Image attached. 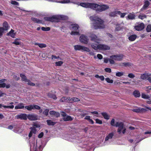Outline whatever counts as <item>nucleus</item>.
Listing matches in <instances>:
<instances>
[{
	"label": "nucleus",
	"instance_id": "11",
	"mask_svg": "<svg viewBox=\"0 0 151 151\" xmlns=\"http://www.w3.org/2000/svg\"><path fill=\"white\" fill-rule=\"evenodd\" d=\"M6 79H4L0 80V87L4 88L6 87L7 88H9L10 87L9 84H6L4 83V82L6 81Z\"/></svg>",
	"mask_w": 151,
	"mask_h": 151
},
{
	"label": "nucleus",
	"instance_id": "26",
	"mask_svg": "<svg viewBox=\"0 0 151 151\" xmlns=\"http://www.w3.org/2000/svg\"><path fill=\"white\" fill-rule=\"evenodd\" d=\"M137 37V36L135 35H133L130 36L128 37L129 40L131 41H134Z\"/></svg>",
	"mask_w": 151,
	"mask_h": 151
},
{
	"label": "nucleus",
	"instance_id": "43",
	"mask_svg": "<svg viewBox=\"0 0 151 151\" xmlns=\"http://www.w3.org/2000/svg\"><path fill=\"white\" fill-rule=\"evenodd\" d=\"M142 98L145 99H148L150 98V96H149L146 95L144 93L142 94Z\"/></svg>",
	"mask_w": 151,
	"mask_h": 151
},
{
	"label": "nucleus",
	"instance_id": "4",
	"mask_svg": "<svg viewBox=\"0 0 151 151\" xmlns=\"http://www.w3.org/2000/svg\"><path fill=\"white\" fill-rule=\"evenodd\" d=\"M65 19V17L63 15H56L52 17H46L45 19L51 22H58L60 20L64 19Z\"/></svg>",
	"mask_w": 151,
	"mask_h": 151
},
{
	"label": "nucleus",
	"instance_id": "33",
	"mask_svg": "<svg viewBox=\"0 0 151 151\" xmlns=\"http://www.w3.org/2000/svg\"><path fill=\"white\" fill-rule=\"evenodd\" d=\"M25 108L29 111H31L33 109V105H30L28 106H25Z\"/></svg>",
	"mask_w": 151,
	"mask_h": 151
},
{
	"label": "nucleus",
	"instance_id": "64",
	"mask_svg": "<svg viewBox=\"0 0 151 151\" xmlns=\"http://www.w3.org/2000/svg\"><path fill=\"white\" fill-rule=\"evenodd\" d=\"M2 96L5 97L6 94L2 93L1 91H0V98H1V97Z\"/></svg>",
	"mask_w": 151,
	"mask_h": 151
},
{
	"label": "nucleus",
	"instance_id": "2",
	"mask_svg": "<svg viewBox=\"0 0 151 151\" xmlns=\"http://www.w3.org/2000/svg\"><path fill=\"white\" fill-rule=\"evenodd\" d=\"M90 19L93 22L91 24L92 28L95 29H104L105 27L104 22L96 16H93L90 17Z\"/></svg>",
	"mask_w": 151,
	"mask_h": 151
},
{
	"label": "nucleus",
	"instance_id": "38",
	"mask_svg": "<svg viewBox=\"0 0 151 151\" xmlns=\"http://www.w3.org/2000/svg\"><path fill=\"white\" fill-rule=\"evenodd\" d=\"M124 73L123 72H118L116 73V76L121 77L124 75Z\"/></svg>",
	"mask_w": 151,
	"mask_h": 151
},
{
	"label": "nucleus",
	"instance_id": "56",
	"mask_svg": "<svg viewBox=\"0 0 151 151\" xmlns=\"http://www.w3.org/2000/svg\"><path fill=\"white\" fill-rule=\"evenodd\" d=\"M141 109H140L138 108L137 109H134L132 110V111H133L136 112H140L141 111Z\"/></svg>",
	"mask_w": 151,
	"mask_h": 151
},
{
	"label": "nucleus",
	"instance_id": "10",
	"mask_svg": "<svg viewBox=\"0 0 151 151\" xmlns=\"http://www.w3.org/2000/svg\"><path fill=\"white\" fill-rule=\"evenodd\" d=\"M20 76L22 80L26 82L28 85L32 86H34L35 85V84L34 83L31 82L29 80L27 79L26 76L23 74H21Z\"/></svg>",
	"mask_w": 151,
	"mask_h": 151
},
{
	"label": "nucleus",
	"instance_id": "18",
	"mask_svg": "<svg viewBox=\"0 0 151 151\" xmlns=\"http://www.w3.org/2000/svg\"><path fill=\"white\" fill-rule=\"evenodd\" d=\"M17 119L26 120L27 118V115L26 114H21L17 116Z\"/></svg>",
	"mask_w": 151,
	"mask_h": 151
},
{
	"label": "nucleus",
	"instance_id": "12",
	"mask_svg": "<svg viewBox=\"0 0 151 151\" xmlns=\"http://www.w3.org/2000/svg\"><path fill=\"white\" fill-rule=\"evenodd\" d=\"M61 115L63 117V120L65 121H71L73 119V118L66 114L64 112H61Z\"/></svg>",
	"mask_w": 151,
	"mask_h": 151
},
{
	"label": "nucleus",
	"instance_id": "58",
	"mask_svg": "<svg viewBox=\"0 0 151 151\" xmlns=\"http://www.w3.org/2000/svg\"><path fill=\"white\" fill-rule=\"evenodd\" d=\"M128 76L130 78H133L134 77V75L132 73H129L128 75Z\"/></svg>",
	"mask_w": 151,
	"mask_h": 151
},
{
	"label": "nucleus",
	"instance_id": "6",
	"mask_svg": "<svg viewBox=\"0 0 151 151\" xmlns=\"http://www.w3.org/2000/svg\"><path fill=\"white\" fill-rule=\"evenodd\" d=\"M69 27L71 30L70 33L71 35H79V31L78 30L79 27L78 25L76 24H72L70 25Z\"/></svg>",
	"mask_w": 151,
	"mask_h": 151
},
{
	"label": "nucleus",
	"instance_id": "14",
	"mask_svg": "<svg viewBox=\"0 0 151 151\" xmlns=\"http://www.w3.org/2000/svg\"><path fill=\"white\" fill-rule=\"evenodd\" d=\"M145 25L143 23H140L135 26L134 28L137 31H140L144 29Z\"/></svg>",
	"mask_w": 151,
	"mask_h": 151
},
{
	"label": "nucleus",
	"instance_id": "8",
	"mask_svg": "<svg viewBox=\"0 0 151 151\" xmlns=\"http://www.w3.org/2000/svg\"><path fill=\"white\" fill-rule=\"evenodd\" d=\"M117 127H118L117 132L119 134H121L122 133L124 134L125 133L126 128L123 122H120Z\"/></svg>",
	"mask_w": 151,
	"mask_h": 151
},
{
	"label": "nucleus",
	"instance_id": "37",
	"mask_svg": "<svg viewBox=\"0 0 151 151\" xmlns=\"http://www.w3.org/2000/svg\"><path fill=\"white\" fill-rule=\"evenodd\" d=\"M47 124L49 125H53L55 124V122H52L51 120H48L47 121Z\"/></svg>",
	"mask_w": 151,
	"mask_h": 151
},
{
	"label": "nucleus",
	"instance_id": "62",
	"mask_svg": "<svg viewBox=\"0 0 151 151\" xmlns=\"http://www.w3.org/2000/svg\"><path fill=\"white\" fill-rule=\"evenodd\" d=\"M44 135V133L43 132H41L38 135V137L39 138H41Z\"/></svg>",
	"mask_w": 151,
	"mask_h": 151
},
{
	"label": "nucleus",
	"instance_id": "36",
	"mask_svg": "<svg viewBox=\"0 0 151 151\" xmlns=\"http://www.w3.org/2000/svg\"><path fill=\"white\" fill-rule=\"evenodd\" d=\"M48 96L50 98H52L54 99L55 100L57 99V97L55 95L52 94L51 93H49L48 94Z\"/></svg>",
	"mask_w": 151,
	"mask_h": 151
},
{
	"label": "nucleus",
	"instance_id": "27",
	"mask_svg": "<svg viewBox=\"0 0 151 151\" xmlns=\"http://www.w3.org/2000/svg\"><path fill=\"white\" fill-rule=\"evenodd\" d=\"M120 65L122 66H128L130 67L133 65L130 63H121Z\"/></svg>",
	"mask_w": 151,
	"mask_h": 151
},
{
	"label": "nucleus",
	"instance_id": "59",
	"mask_svg": "<svg viewBox=\"0 0 151 151\" xmlns=\"http://www.w3.org/2000/svg\"><path fill=\"white\" fill-rule=\"evenodd\" d=\"M127 13H121L120 16L121 17L123 18L124 17L125 15Z\"/></svg>",
	"mask_w": 151,
	"mask_h": 151
},
{
	"label": "nucleus",
	"instance_id": "32",
	"mask_svg": "<svg viewBox=\"0 0 151 151\" xmlns=\"http://www.w3.org/2000/svg\"><path fill=\"white\" fill-rule=\"evenodd\" d=\"M50 114L52 115H54L58 117L59 116V114L58 113H56L53 111H50L49 112Z\"/></svg>",
	"mask_w": 151,
	"mask_h": 151
},
{
	"label": "nucleus",
	"instance_id": "54",
	"mask_svg": "<svg viewBox=\"0 0 151 151\" xmlns=\"http://www.w3.org/2000/svg\"><path fill=\"white\" fill-rule=\"evenodd\" d=\"M96 123L99 124H101L102 123V121L99 119H96L95 120Z\"/></svg>",
	"mask_w": 151,
	"mask_h": 151
},
{
	"label": "nucleus",
	"instance_id": "15",
	"mask_svg": "<svg viewBox=\"0 0 151 151\" xmlns=\"http://www.w3.org/2000/svg\"><path fill=\"white\" fill-rule=\"evenodd\" d=\"M151 77V74L145 73L142 74L141 75V79L145 80L147 79L148 80V78H150Z\"/></svg>",
	"mask_w": 151,
	"mask_h": 151
},
{
	"label": "nucleus",
	"instance_id": "46",
	"mask_svg": "<svg viewBox=\"0 0 151 151\" xmlns=\"http://www.w3.org/2000/svg\"><path fill=\"white\" fill-rule=\"evenodd\" d=\"M41 29L44 31H48L50 30V28L49 27H42L41 28Z\"/></svg>",
	"mask_w": 151,
	"mask_h": 151
},
{
	"label": "nucleus",
	"instance_id": "16",
	"mask_svg": "<svg viewBox=\"0 0 151 151\" xmlns=\"http://www.w3.org/2000/svg\"><path fill=\"white\" fill-rule=\"evenodd\" d=\"M90 37L91 40L94 41L97 43H99L100 40V39L94 35H91Z\"/></svg>",
	"mask_w": 151,
	"mask_h": 151
},
{
	"label": "nucleus",
	"instance_id": "13",
	"mask_svg": "<svg viewBox=\"0 0 151 151\" xmlns=\"http://www.w3.org/2000/svg\"><path fill=\"white\" fill-rule=\"evenodd\" d=\"M27 118L31 120L35 121L38 119L37 115L35 114H29L27 115Z\"/></svg>",
	"mask_w": 151,
	"mask_h": 151
},
{
	"label": "nucleus",
	"instance_id": "47",
	"mask_svg": "<svg viewBox=\"0 0 151 151\" xmlns=\"http://www.w3.org/2000/svg\"><path fill=\"white\" fill-rule=\"evenodd\" d=\"M151 90V86H149L146 87L145 91L148 93L150 92Z\"/></svg>",
	"mask_w": 151,
	"mask_h": 151
},
{
	"label": "nucleus",
	"instance_id": "39",
	"mask_svg": "<svg viewBox=\"0 0 151 151\" xmlns=\"http://www.w3.org/2000/svg\"><path fill=\"white\" fill-rule=\"evenodd\" d=\"M147 16L145 15V14H142L140 15H139L138 16V18L141 19H145L146 18Z\"/></svg>",
	"mask_w": 151,
	"mask_h": 151
},
{
	"label": "nucleus",
	"instance_id": "41",
	"mask_svg": "<svg viewBox=\"0 0 151 151\" xmlns=\"http://www.w3.org/2000/svg\"><path fill=\"white\" fill-rule=\"evenodd\" d=\"M32 20L34 21L35 22H37V23H41V21L39 20L37 18H31Z\"/></svg>",
	"mask_w": 151,
	"mask_h": 151
},
{
	"label": "nucleus",
	"instance_id": "52",
	"mask_svg": "<svg viewBox=\"0 0 151 151\" xmlns=\"http://www.w3.org/2000/svg\"><path fill=\"white\" fill-rule=\"evenodd\" d=\"M63 63L62 61H59L55 63L56 65L57 66H60Z\"/></svg>",
	"mask_w": 151,
	"mask_h": 151
},
{
	"label": "nucleus",
	"instance_id": "31",
	"mask_svg": "<svg viewBox=\"0 0 151 151\" xmlns=\"http://www.w3.org/2000/svg\"><path fill=\"white\" fill-rule=\"evenodd\" d=\"M115 30L117 31L120 30L122 29V27L120 25L118 24H115Z\"/></svg>",
	"mask_w": 151,
	"mask_h": 151
},
{
	"label": "nucleus",
	"instance_id": "7",
	"mask_svg": "<svg viewBox=\"0 0 151 151\" xmlns=\"http://www.w3.org/2000/svg\"><path fill=\"white\" fill-rule=\"evenodd\" d=\"M74 48L76 50H80L83 52L90 51V49L88 47L80 45H75Z\"/></svg>",
	"mask_w": 151,
	"mask_h": 151
},
{
	"label": "nucleus",
	"instance_id": "25",
	"mask_svg": "<svg viewBox=\"0 0 151 151\" xmlns=\"http://www.w3.org/2000/svg\"><path fill=\"white\" fill-rule=\"evenodd\" d=\"M114 135L113 133H111L109 134L106 137L105 141H106L109 140V139H111Z\"/></svg>",
	"mask_w": 151,
	"mask_h": 151
},
{
	"label": "nucleus",
	"instance_id": "29",
	"mask_svg": "<svg viewBox=\"0 0 151 151\" xmlns=\"http://www.w3.org/2000/svg\"><path fill=\"white\" fill-rule=\"evenodd\" d=\"M14 104L13 102H11L9 104H10L11 105H8V106H4V107L5 108H10L11 109H13L14 106L13 105V104Z\"/></svg>",
	"mask_w": 151,
	"mask_h": 151
},
{
	"label": "nucleus",
	"instance_id": "53",
	"mask_svg": "<svg viewBox=\"0 0 151 151\" xmlns=\"http://www.w3.org/2000/svg\"><path fill=\"white\" fill-rule=\"evenodd\" d=\"M4 31L2 27H0V37L2 35Z\"/></svg>",
	"mask_w": 151,
	"mask_h": 151
},
{
	"label": "nucleus",
	"instance_id": "63",
	"mask_svg": "<svg viewBox=\"0 0 151 151\" xmlns=\"http://www.w3.org/2000/svg\"><path fill=\"white\" fill-rule=\"evenodd\" d=\"M97 57L99 59H101L103 58L102 55L100 54H98L97 55Z\"/></svg>",
	"mask_w": 151,
	"mask_h": 151
},
{
	"label": "nucleus",
	"instance_id": "57",
	"mask_svg": "<svg viewBox=\"0 0 151 151\" xmlns=\"http://www.w3.org/2000/svg\"><path fill=\"white\" fill-rule=\"evenodd\" d=\"M106 72L109 73H110L111 71V70L110 68H106L105 69Z\"/></svg>",
	"mask_w": 151,
	"mask_h": 151
},
{
	"label": "nucleus",
	"instance_id": "5",
	"mask_svg": "<svg viewBox=\"0 0 151 151\" xmlns=\"http://www.w3.org/2000/svg\"><path fill=\"white\" fill-rule=\"evenodd\" d=\"M123 55L121 54L113 55L110 56L109 58V61L110 64H114V61H121L123 59Z\"/></svg>",
	"mask_w": 151,
	"mask_h": 151
},
{
	"label": "nucleus",
	"instance_id": "9",
	"mask_svg": "<svg viewBox=\"0 0 151 151\" xmlns=\"http://www.w3.org/2000/svg\"><path fill=\"white\" fill-rule=\"evenodd\" d=\"M79 40L83 44H88L89 40L87 36L83 34H82L79 37Z\"/></svg>",
	"mask_w": 151,
	"mask_h": 151
},
{
	"label": "nucleus",
	"instance_id": "51",
	"mask_svg": "<svg viewBox=\"0 0 151 151\" xmlns=\"http://www.w3.org/2000/svg\"><path fill=\"white\" fill-rule=\"evenodd\" d=\"M38 46L40 48H44L46 47V45L44 44L39 43V44H38Z\"/></svg>",
	"mask_w": 151,
	"mask_h": 151
},
{
	"label": "nucleus",
	"instance_id": "19",
	"mask_svg": "<svg viewBox=\"0 0 151 151\" xmlns=\"http://www.w3.org/2000/svg\"><path fill=\"white\" fill-rule=\"evenodd\" d=\"M24 104V103H20L15 107V109H22L25 108Z\"/></svg>",
	"mask_w": 151,
	"mask_h": 151
},
{
	"label": "nucleus",
	"instance_id": "20",
	"mask_svg": "<svg viewBox=\"0 0 151 151\" xmlns=\"http://www.w3.org/2000/svg\"><path fill=\"white\" fill-rule=\"evenodd\" d=\"M135 17V15L133 12L129 13L128 16L126 17L127 19H134Z\"/></svg>",
	"mask_w": 151,
	"mask_h": 151
},
{
	"label": "nucleus",
	"instance_id": "3",
	"mask_svg": "<svg viewBox=\"0 0 151 151\" xmlns=\"http://www.w3.org/2000/svg\"><path fill=\"white\" fill-rule=\"evenodd\" d=\"M91 47L96 50H109L110 47L108 45L103 44L97 45L95 43H92L91 44Z\"/></svg>",
	"mask_w": 151,
	"mask_h": 151
},
{
	"label": "nucleus",
	"instance_id": "45",
	"mask_svg": "<svg viewBox=\"0 0 151 151\" xmlns=\"http://www.w3.org/2000/svg\"><path fill=\"white\" fill-rule=\"evenodd\" d=\"M33 127L35 128H39L40 127V125L39 124L37 123H34L33 126Z\"/></svg>",
	"mask_w": 151,
	"mask_h": 151
},
{
	"label": "nucleus",
	"instance_id": "24",
	"mask_svg": "<svg viewBox=\"0 0 151 151\" xmlns=\"http://www.w3.org/2000/svg\"><path fill=\"white\" fill-rule=\"evenodd\" d=\"M14 30L12 29L11 30L7 33V35L14 38L15 35L16 33H14Z\"/></svg>",
	"mask_w": 151,
	"mask_h": 151
},
{
	"label": "nucleus",
	"instance_id": "44",
	"mask_svg": "<svg viewBox=\"0 0 151 151\" xmlns=\"http://www.w3.org/2000/svg\"><path fill=\"white\" fill-rule=\"evenodd\" d=\"M147 31L150 32L151 31V25L149 24L147 25L146 28Z\"/></svg>",
	"mask_w": 151,
	"mask_h": 151
},
{
	"label": "nucleus",
	"instance_id": "28",
	"mask_svg": "<svg viewBox=\"0 0 151 151\" xmlns=\"http://www.w3.org/2000/svg\"><path fill=\"white\" fill-rule=\"evenodd\" d=\"M80 99L78 98L75 97H74L70 99L69 101V103H72L73 102H76L79 101Z\"/></svg>",
	"mask_w": 151,
	"mask_h": 151
},
{
	"label": "nucleus",
	"instance_id": "55",
	"mask_svg": "<svg viewBox=\"0 0 151 151\" xmlns=\"http://www.w3.org/2000/svg\"><path fill=\"white\" fill-rule=\"evenodd\" d=\"M91 113L92 114H95V116L97 117H99V114L98 112L96 111H94L91 112Z\"/></svg>",
	"mask_w": 151,
	"mask_h": 151
},
{
	"label": "nucleus",
	"instance_id": "61",
	"mask_svg": "<svg viewBox=\"0 0 151 151\" xmlns=\"http://www.w3.org/2000/svg\"><path fill=\"white\" fill-rule=\"evenodd\" d=\"M121 12L120 11H117L114 12V13L115 14L116 16H117L118 15H120Z\"/></svg>",
	"mask_w": 151,
	"mask_h": 151
},
{
	"label": "nucleus",
	"instance_id": "40",
	"mask_svg": "<svg viewBox=\"0 0 151 151\" xmlns=\"http://www.w3.org/2000/svg\"><path fill=\"white\" fill-rule=\"evenodd\" d=\"M18 39H17L14 40V41L12 42V43L13 44H14L16 45H18L21 44V42L19 41L18 40Z\"/></svg>",
	"mask_w": 151,
	"mask_h": 151
},
{
	"label": "nucleus",
	"instance_id": "42",
	"mask_svg": "<svg viewBox=\"0 0 151 151\" xmlns=\"http://www.w3.org/2000/svg\"><path fill=\"white\" fill-rule=\"evenodd\" d=\"M105 79L106 82L108 83H113V80H112L110 79L109 78H106Z\"/></svg>",
	"mask_w": 151,
	"mask_h": 151
},
{
	"label": "nucleus",
	"instance_id": "48",
	"mask_svg": "<svg viewBox=\"0 0 151 151\" xmlns=\"http://www.w3.org/2000/svg\"><path fill=\"white\" fill-rule=\"evenodd\" d=\"M31 132L32 133L34 134H35L36 132V128H35L34 127H32L31 128Z\"/></svg>",
	"mask_w": 151,
	"mask_h": 151
},
{
	"label": "nucleus",
	"instance_id": "60",
	"mask_svg": "<svg viewBox=\"0 0 151 151\" xmlns=\"http://www.w3.org/2000/svg\"><path fill=\"white\" fill-rule=\"evenodd\" d=\"M13 78L15 80L18 81L19 79V77H17L16 75H14L13 76Z\"/></svg>",
	"mask_w": 151,
	"mask_h": 151
},
{
	"label": "nucleus",
	"instance_id": "21",
	"mask_svg": "<svg viewBox=\"0 0 151 151\" xmlns=\"http://www.w3.org/2000/svg\"><path fill=\"white\" fill-rule=\"evenodd\" d=\"M3 27H2L3 29L5 31H7L9 29V27L7 22H4L3 24Z\"/></svg>",
	"mask_w": 151,
	"mask_h": 151
},
{
	"label": "nucleus",
	"instance_id": "1",
	"mask_svg": "<svg viewBox=\"0 0 151 151\" xmlns=\"http://www.w3.org/2000/svg\"><path fill=\"white\" fill-rule=\"evenodd\" d=\"M78 5H80L82 7L90 8L96 11L102 12L104 11L109 8V6L107 4H102L99 5L98 4L89 3H78Z\"/></svg>",
	"mask_w": 151,
	"mask_h": 151
},
{
	"label": "nucleus",
	"instance_id": "17",
	"mask_svg": "<svg viewBox=\"0 0 151 151\" xmlns=\"http://www.w3.org/2000/svg\"><path fill=\"white\" fill-rule=\"evenodd\" d=\"M149 4L150 3L149 1L147 0H145L144 2V4L142 7L140 9V11H142L143 10L146 9Z\"/></svg>",
	"mask_w": 151,
	"mask_h": 151
},
{
	"label": "nucleus",
	"instance_id": "49",
	"mask_svg": "<svg viewBox=\"0 0 151 151\" xmlns=\"http://www.w3.org/2000/svg\"><path fill=\"white\" fill-rule=\"evenodd\" d=\"M33 109H40V107L38 106L37 105H33Z\"/></svg>",
	"mask_w": 151,
	"mask_h": 151
},
{
	"label": "nucleus",
	"instance_id": "34",
	"mask_svg": "<svg viewBox=\"0 0 151 151\" xmlns=\"http://www.w3.org/2000/svg\"><path fill=\"white\" fill-rule=\"evenodd\" d=\"M134 95L136 97H138L140 96V94L139 92L138 91H134L133 93Z\"/></svg>",
	"mask_w": 151,
	"mask_h": 151
},
{
	"label": "nucleus",
	"instance_id": "50",
	"mask_svg": "<svg viewBox=\"0 0 151 151\" xmlns=\"http://www.w3.org/2000/svg\"><path fill=\"white\" fill-rule=\"evenodd\" d=\"M49 110L48 109H45L43 112V114L46 116H47L48 114V112Z\"/></svg>",
	"mask_w": 151,
	"mask_h": 151
},
{
	"label": "nucleus",
	"instance_id": "22",
	"mask_svg": "<svg viewBox=\"0 0 151 151\" xmlns=\"http://www.w3.org/2000/svg\"><path fill=\"white\" fill-rule=\"evenodd\" d=\"M120 122H115V120L114 119H112L111 122V125L114 127H117L118 125L119 124Z\"/></svg>",
	"mask_w": 151,
	"mask_h": 151
},
{
	"label": "nucleus",
	"instance_id": "30",
	"mask_svg": "<svg viewBox=\"0 0 151 151\" xmlns=\"http://www.w3.org/2000/svg\"><path fill=\"white\" fill-rule=\"evenodd\" d=\"M14 131L16 133H20L22 132L23 129L19 128H17L14 129Z\"/></svg>",
	"mask_w": 151,
	"mask_h": 151
},
{
	"label": "nucleus",
	"instance_id": "23",
	"mask_svg": "<svg viewBox=\"0 0 151 151\" xmlns=\"http://www.w3.org/2000/svg\"><path fill=\"white\" fill-rule=\"evenodd\" d=\"M70 100L69 97H63L60 100L61 102H66L69 101Z\"/></svg>",
	"mask_w": 151,
	"mask_h": 151
},
{
	"label": "nucleus",
	"instance_id": "35",
	"mask_svg": "<svg viewBox=\"0 0 151 151\" xmlns=\"http://www.w3.org/2000/svg\"><path fill=\"white\" fill-rule=\"evenodd\" d=\"M101 114L104 119H109V116L105 112L102 113Z\"/></svg>",
	"mask_w": 151,
	"mask_h": 151
}]
</instances>
